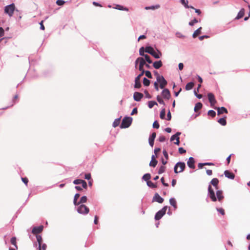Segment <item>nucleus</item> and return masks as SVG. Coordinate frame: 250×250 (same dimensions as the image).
I'll return each mask as SVG.
<instances>
[{
    "label": "nucleus",
    "mask_w": 250,
    "mask_h": 250,
    "mask_svg": "<svg viewBox=\"0 0 250 250\" xmlns=\"http://www.w3.org/2000/svg\"><path fill=\"white\" fill-rule=\"evenodd\" d=\"M216 196H215L214 190L212 189L211 186L209 185L208 187V196L210 199L213 202H215L217 199L219 202H221L224 199V196L223 195V191L221 190L216 189Z\"/></svg>",
    "instance_id": "1"
},
{
    "label": "nucleus",
    "mask_w": 250,
    "mask_h": 250,
    "mask_svg": "<svg viewBox=\"0 0 250 250\" xmlns=\"http://www.w3.org/2000/svg\"><path fill=\"white\" fill-rule=\"evenodd\" d=\"M15 11V5L14 3H11L4 7V13L7 14L9 17L13 16Z\"/></svg>",
    "instance_id": "2"
},
{
    "label": "nucleus",
    "mask_w": 250,
    "mask_h": 250,
    "mask_svg": "<svg viewBox=\"0 0 250 250\" xmlns=\"http://www.w3.org/2000/svg\"><path fill=\"white\" fill-rule=\"evenodd\" d=\"M145 51L152 55L156 59L159 58L160 56L162 55L160 51L156 52L151 46L146 47L145 48Z\"/></svg>",
    "instance_id": "3"
},
{
    "label": "nucleus",
    "mask_w": 250,
    "mask_h": 250,
    "mask_svg": "<svg viewBox=\"0 0 250 250\" xmlns=\"http://www.w3.org/2000/svg\"><path fill=\"white\" fill-rule=\"evenodd\" d=\"M186 165L184 162L177 163L174 168V172L178 173L183 171L185 168Z\"/></svg>",
    "instance_id": "4"
},
{
    "label": "nucleus",
    "mask_w": 250,
    "mask_h": 250,
    "mask_svg": "<svg viewBox=\"0 0 250 250\" xmlns=\"http://www.w3.org/2000/svg\"><path fill=\"white\" fill-rule=\"evenodd\" d=\"M156 80L157 83H160L159 86L161 89L164 88V87L167 85V81L165 79L163 76H161L159 74H157Z\"/></svg>",
    "instance_id": "5"
},
{
    "label": "nucleus",
    "mask_w": 250,
    "mask_h": 250,
    "mask_svg": "<svg viewBox=\"0 0 250 250\" xmlns=\"http://www.w3.org/2000/svg\"><path fill=\"white\" fill-rule=\"evenodd\" d=\"M132 119L131 117L124 118L122 121L120 127L122 128L128 127L132 123Z\"/></svg>",
    "instance_id": "6"
},
{
    "label": "nucleus",
    "mask_w": 250,
    "mask_h": 250,
    "mask_svg": "<svg viewBox=\"0 0 250 250\" xmlns=\"http://www.w3.org/2000/svg\"><path fill=\"white\" fill-rule=\"evenodd\" d=\"M167 209V207H164L161 210L158 211L155 216V219L156 220H160L165 214Z\"/></svg>",
    "instance_id": "7"
},
{
    "label": "nucleus",
    "mask_w": 250,
    "mask_h": 250,
    "mask_svg": "<svg viewBox=\"0 0 250 250\" xmlns=\"http://www.w3.org/2000/svg\"><path fill=\"white\" fill-rule=\"evenodd\" d=\"M77 211L79 213L86 214L89 212V209L85 205H81L78 207Z\"/></svg>",
    "instance_id": "8"
},
{
    "label": "nucleus",
    "mask_w": 250,
    "mask_h": 250,
    "mask_svg": "<svg viewBox=\"0 0 250 250\" xmlns=\"http://www.w3.org/2000/svg\"><path fill=\"white\" fill-rule=\"evenodd\" d=\"M208 97L211 106H213L217 102L214 94L212 93H209L208 94Z\"/></svg>",
    "instance_id": "9"
},
{
    "label": "nucleus",
    "mask_w": 250,
    "mask_h": 250,
    "mask_svg": "<svg viewBox=\"0 0 250 250\" xmlns=\"http://www.w3.org/2000/svg\"><path fill=\"white\" fill-rule=\"evenodd\" d=\"M43 227L41 225L39 227H34L33 228L32 230V233L35 235H38V234L40 233L43 230Z\"/></svg>",
    "instance_id": "10"
},
{
    "label": "nucleus",
    "mask_w": 250,
    "mask_h": 250,
    "mask_svg": "<svg viewBox=\"0 0 250 250\" xmlns=\"http://www.w3.org/2000/svg\"><path fill=\"white\" fill-rule=\"evenodd\" d=\"M181 134V132H178L175 134L172 135L170 138V141H172L176 140V142H174V144L177 145H179L180 144V138L179 136Z\"/></svg>",
    "instance_id": "11"
},
{
    "label": "nucleus",
    "mask_w": 250,
    "mask_h": 250,
    "mask_svg": "<svg viewBox=\"0 0 250 250\" xmlns=\"http://www.w3.org/2000/svg\"><path fill=\"white\" fill-rule=\"evenodd\" d=\"M143 74H140L136 78L135 80V85L134 87L136 88H139L141 86V84L140 83V79L143 76Z\"/></svg>",
    "instance_id": "12"
},
{
    "label": "nucleus",
    "mask_w": 250,
    "mask_h": 250,
    "mask_svg": "<svg viewBox=\"0 0 250 250\" xmlns=\"http://www.w3.org/2000/svg\"><path fill=\"white\" fill-rule=\"evenodd\" d=\"M162 95L164 98L167 100L169 99L171 97L170 91L168 89H164L162 92Z\"/></svg>",
    "instance_id": "13"
},
{
    "label": "nucleus",
    "mask_w": 250,
    "mask_h": 250,
    "mask_svg": "<svg viewBox=\"0 0 250 250\" xmlns=\"http://www.w3.org/2000/svg\"><path fill=\"white\" fill-rule=\"evenodd\" d=\"M138 63H139L140 65L144 66L146 64L145 60L142 57L138 58L135 61V66H137Z\"/></svg>",
    "instance_id": "14"
},
{
    "label": "nucleus",
    "mask_w": 250,
    "mask_h": 250,
    "mask_svg": "<svg viewBox=\"0 0 250 250\" xmlns=\"http://www.w3.org/2000/svg\"><path fill=\"white\" fill-rule=\"evenodd\" d=\"M143 97V94L141 93L135 92L133 95V98L135 101H140Z\"/></svg>",
    "instance_id": "15"
},
{
    "label": "nucleus",
    "mask_w": 250,
    "mask_h": 250,
    "mask_svg": "<svg viewBox=\"0 0 250 250\" xmlns=\"http://www.w3.org/2000/svg\"><path fill=\"white\" fill-rule=\"evenodd\" d=\"M195 161L193 157H190L187 162L188 166L191 168H195Z\"/></svg>",
    "instance_id": "16"
},
{
    "label": "nucleus",
    "mask_w": 250,
    "mask_h": 250,
    "mask_svg": "<svg viewBox=\"0 0 250 250\" xmlns=\"http://www.w3.org/2000/svg\"><path fill=\"white\" fill-rule=\"evenodd\" d=\"M156 134L155 132H153L152 133L151 135L149 137V145L152 147L154 145V142L155 138H156Z\"/></svg>",
    "instance_id": "17"
},
{
    "label": "nucleus",
    "mask_w": 250,
    "mask_h": 250,
    "mask_svg": "<svg viewBox=\"0 0 250 250\" xmlns=\"http://www.w3.org/2000/svg\"><path fill=\"white\" fill-rule=\"evenodd\" d=\"M225 176L229 179H233L235 177L234 174L229 170H225L224 172Z\"/></svg>",
    "instance_id": "18"
},
{
    "label": "nucleus",
    "mask_w": 250,
    "mask_h": 250,
    "mask_svg": "<svg viewBox=\"0 0 250 250\" xmlns=\"http://www.w3.org/2000/svg\"><path fill=\"white\" fill-rule=\"evenodd\" d=\"M153 200V201H155L159 203H162L164 201V199L161 196H160L158 193H156L155 194Z\"/></svg>",
    "instance_id": "19"
},
{
    "label": "nucleus",
    "mask_w": 250,
    "mask_h": 250,
    "mask_svg": "<svg viewBox=\"0 0 250 250\" xmlns=\"http://www.w3.org/2000/svg\"><path fill=\"white\" fill-rule=\"evenodd\" d=\"M180 2L182 3V5H184V6L186 8H191V9H194V8L191 6V5H188V0H180Z\"/></svg>",
    "instance_id": "20"
},
{
    "label": "nucleus",
    "mask_w": 250,
    "mask_h": 250,
    "mask_svg": "<svg viewBox=\"0 0 250 250\" xmlns=\"http://www.w3.org/2000/svg\"><path fill=\"white\" fill-rule=\"evenodd\" d=\"M244 14H245V9H244V8H243L239 11V12L237 14V16L235 17V19L239 20V19L242 18L244 16Z\"/></svg>",
    "instance_id": "21"
},
{
    "label": "nucleus",
    "mask_w": 250,
    "mask_h": 250,
    "mask_svg": "<svg viewBox=\"0 0 250 250\" xmlns=\"http://www.w3.org/2000/svg\"><path fill=\"white\" fill-rule=\"evenodd\" d=\"M211 185L215 187V189H218L219 180L217 178H213L210 182Z\"/></svg>",
    "instance_id": "22"
},
{
    "label": "nucleus",
    "mask_w": 250,
    "mask_h": 250,
    "mask_svg": "<svg viewBox=\"0 0 250 250\" xmlns=\"http://www.w3.org/2000/svg\"><path fill=\"white\" fill-rule=\"evenodd\" d=\"M217 109L218 115H220L223 113H228L227 109L224 107L215 108Z\"/></svg>",
    "instance_id": "23"
},
{
    "label": "nucleus",
    "mask_w": 250,
    "mask_h": 250,
    "mask_svg": "<svg viewBox=\"0 0 250 250\" xmlns=\"http://www.w3.org/2000/svg\"><path fill=\"white\" fill-rule=\"evenodd\" d=\"M115 8L116 9L122 10V11H128V8H127L126 7H124V6L120 5V4H116Z\"/></svg>",
    "instance_id": "24"
},
{
    "label": "nucleus",
    "mask_w": 250,
    "mask_h": 250,
    "mask_svg": "<svg viewBox=\"0 0 250 250\" xmlns=\"http://www.w3.org/2000/svg\"><path fill=\"white\" fill-rule=\"evenodd\" d=\"M160 7V5L159 4H157L155 5H151V6H146L145 7V9L146 10H155V9L159 8Z\"/></svg>",
    "instance_id": "25"
},
{
    "label": "nucleus",
    "mask_w": 250,
    "mask_h": 250,
    "mask_svg": "<svg viewBox=\"0 0 250 250\" xmlns=\"http://www.w3.org/2000/svg\"><path fill=\"white\" fill-rule=\"evenodd\" d=\"M153 66L155 69H159L162 66V62L161 61L155 62Z\"/></svg>",
    "instance_id": "26"
},
{
    "label": "nucleus",
    "mask_w": 250,
    "mask_h": 250,
    "mask_svg": "<svg viewBox=\"0 0 250 250\" xmlns=\"http://www.w3.org/2000/svg\"><path fill=\"white\" fill-rule=\"evenodd\" d=\"M202 104L201 103H197L195 105V107H194V110L195 112H197L200 109H201V108L202 107Z\"/></svg>",
    "instance_id": "27"
},
{
    "label": "nucleus",
    "mask_w": 250,
    "mask_h": 250,
    "mask_svg": "<svg viewBox=\"0 0 250 250\" xmlns=\"http://www.w3.org/2000/svg\"><path fill=\"white\" fill-rule=\"evenodd\" d=\"M194 85V84L193 82L188 83L186 84L185 89L187 90H189L193 87Z\"/></svg>",
    "instance_id": "28"
},
{
    "label": "nucleus",
    "mask_w": 250,
    "mask_h": 250,
    "mask_svg": "<svg viewBox=\"0 0 250 250\" xmlns=\"http://www.w3.org/2000/svg\"><path fill=\"white\" fill-rule=\"evenodd\" d=\"M170 204L173 206L175 208H177L176 201L174 198H170L169 200Z\"/></svg>",
    "instance_id": "29"
},
{
    "label": "nucleus",
    "mask_w": 250,
    "mask_h": 250,
    "mask_svg": "<svg viewBox=\"0 0 250 250\" xmlns=\"http://www.w3.org/2000/svg\"><path fill=\"white\" fill-rule=\"evenodd\" d=\"M10 242H11V243L15 246V248L16 249H18V246L17 245V243H16V238L15 237H12L11 239Z\"/></svg>",
    "instance_id": "30"
},
{
    "label": "nucleus",
    "mask_w": 250,
    "mask_h": 250,
    "mask_svg": "<svg viewBox=\"0 0 250 250\" xmlns=\"http://www.w3.org/2000/svg\"><path fill=\"white\" fill-rule=\"evenodd\" d=\"M47 248V245L45 243H42L40 245H39L38 250H46Z\"/></svg>",
    "instance_id": "31"
},
{
    "label": "nucleus",
    "mask_w": 250,
    "mask_h": 250,
    "mask_svg": "<svg viewBox=\"0 0 250 250\" xmlns=\"http://www.w3.org/2000/svg\"><path fill=\"white\" fill-rule=\"evenodd\" d=\"M218 122L222 125H225L227 124L226 120V117L220 118L218 121Z\"/></svg>",
    "instance_id": "32"
},
{
    "label": "nucleus",
    "mask_w": 250,
    "mask_h": 250,
    "mask_svg": "<svg viewBox=\"0 0 250 250\" xmlns=\"http://www.w3.org/2000/svg\"><path fill=\"white\" fill-rule=\"evenodd\" d=\"M150 178H151V175L149 173L145 174L143 176V179L147 182L149 181V180L150 179Z\"/></svg>",
    "instance_id": "33"
},
{
    "label": "nucleus",
    "mask_w": 250,
    "mask_h": 250,
    "mask_svg": "<svg viewBox=\"0 0 250 250\" xmlns=\"http://www.w3.org/2000/svg\"><path fill=\"white\" fill-rule=\"evenodd\" d=\"M120 123V118L116 119L115 120L113 123V126L116 127L118 126Z\"/></svg>",
    "instance_id": "34"
},
{
    "label": "nucleus",
    "mask_w": 250,
    "mask_h": 250,
    "mask_svg": "<svg viewBox=\"0 0 250 250\" xmlns=\"http://www.w3.org/2000/svg\"><path fill=\"white\" fill-rule=\"evenodd\" d=\"M67 1H64L63 0H57L56 3L58 6H63L64 3H66Z\"/></svg>",
    "instance_id": "35"
},
{
    "label": "nucleus",
    "mask_w": 250,
    "mask_h": 250,
    "mask_svg": "<svg viewBox=\"0 0 250 250\" xmlns=\"http://www.w3.org/2000/svg\"><path fill=\"white\" fill-rule=\"evenodd\" d=\"M176 36L177 38H181V39H184V38H187V36L183 35L181 32H176Z\"/></svg>",
    "instance_id": "36"
},
{
    "label": "nucleus",
    "mask_w": 250,
    "mask_h": 250,
    "mask_svg": "<svg viewBox=\"0 0 250 250\" xmlns=\"http://www.w3.org/2000/svg\"><path fill=\"white\" fill-rule=\"evenodd\" d=\"M16 12L15 13V15H16L17 17L16 18L17 20L19 21L21 19V13L18 10H16Z\"/></svg>",
    "instance_id": "37"
},
{
    "label": "nucleus",
    "mask_w": 250,
    "mask_h": 250,
    "mask_svg": "<svg viewBox=\"0 0 250 250\" xmlns=\"http://www.w3.org/2000/svg\"><path fill=\"white\" fill-rule=\"evenodd\" d=\"M80 197V194L79 193H77L75 195L74 199V204L75 205H78L79 204L77 203V200Z\"/></svg>",
    "instance_id": "38"
},
{
    "label": "nucleus",
    "mask_w": 250,
    "mask_h": 250,
    "mask_svg": "<svg viewBox=\"0 0 250 250\" xmlns=\"http://www.w3.org/2000/svg\"><path fill=\"white\" fill-rule=\"evenodd\" d=\"M154 105H157L156 102L152 101L148 102V106L150 108H152Z\"/></svg>",
    "instance_id": "39"
},
{
    "label": "nucleus",
    "mask_w": 250,
    "mask_h": 250,
    "mask_svg": "<svg viewBox=\"0 0 250 250\" xmlns=\"http://www.w3.org/2000/svg\"><path fill=\"white\" fill-rule=\"evenodd\" d=\"M36 238H37V242L38 243V245H40L41 243H42V237L40 235H37Z\"/></svg>",
    "instance_id": "40"
},
{
    "label": "nucleus",
    "mask_w": 250,
    "mask_h": 250,
    "mask_svg": "<svg viewBox=\"0 0 250 250\" xmlns=\"http://www.w3.org/2000/svg\"><path fill=\"white\" fill-rule=\"evenodd\" d=\"M147 185L148 187H149L151 188H156L157 187L156 185L150 181L147 182Z\"/></svg>",
    "instance_id": "41"
},
{
    "label": "nucleus",
    "mask_w": 250,
    "mask_h": 250,
    "mask_svg": "<svg viewBox=\"0 0 250 250\" xmlns=\"http://www.w3.org/2000/svg\"><path fill=\"white\" fill-rule=\"evenodd\" d=\"M165 115H166L165 109L164 108L161 111L160 115V117L162 119H164L165 118Z\"/></svg>",
    "instance_id": "42"
},
{
    "label": "nucleus",
    "mask_w": 250,
    "mask_h": 250,
    "mask_svg": "<svg viewBox=\"0 0 250 250\" xmlns=\"http://www.w3.org/2000/svg\"><path fill=\"white\" fill-rule=\"evenodd\" d=\"M87 201V197L85 196H83L81 197V200L79 202H78V204L81 203H86Z\"/></svg>",
    "instance_id": "43"
},
{
    "label": "nucleus",
    "mask_w": 250,
    "mask_h": 250,
    "mask_svg": "<svg viewBox=\"0 0 250 250\" xmlns=\"http://www.w3.org/2000/svg\"><path fill=\"white\" fill-rule=\"evenodd\" d=\"M208 116H211L212 117H214L216 115V113L214 111L210 110L208 111Z\"/></svg>",
    "instance_id": "44"
},
{
    "label": "nucleus",
    "mask_w": 250,
    "mask_h": 250,
    "mask_svg": "<svg viewBox=\"0 0 250 250\" xmlns=\"http://www.w3.org/2000/svg\"><path fill=\"white\" fill-rule=\"evenodd\" d=\"M143 84L145 86H148L150 84V81L146 78L143 79Z\"/></svg>",
    "instance_id": "45"
},
{
    "label": "nucleus",
    "mask_w": 250,
    "mask_h": 250,
    "mask_svg": "<svg viewBox=\"0 0 250 250\" xmlns=\"http://www.w3.org/2000/svg\"><path fill=\"white\" fill-rule=\"evenodd\" d=\"M157 163L158 162L157 160H151L149 163V166L150 167H155L157 164Z\"/></svg>",
    "instance_id": "46"
},
{
    "label": "nucleus",
    "mask_w": 250,
    "mask_h": 250,
    "mask_svg": "<svg viewBox=\"0 0 250 250\" xmlns=\"http://www.w3.org/2000/svg\"><path fill=\"white\" fill-rule=\"evenodd\" d=\"M144 57L145 58V60L149 63H152V61L150 60V57L148 55L146 54L144 55Z\"/></svg>",
    "instance_id": "47"
},
{
    "label": "nucleus",
    "mask_w": 250,
    "mask_h": 250,
    "mask_svg": "<svg viewBox=\"0 0 250 250\" xmlns=\"http://www.w3.org/2000/svg\"><path fill=\"white\" fill-rule=\"evenodd\" d=\"M146 76L148 78L151 79L152 78L151 72L149 71H145Z\"/></svg>",
    "instance_id": "48"
},
{
    "label": "nucleus",
    "mask_w": 250,
    "mask_h": 250,
    "mask_svg": "<svg viewBox=\"0 0 250 250\" xmlns=\"http://www.w3.org/2000/svg\"><path fill=\"white\" fill-rule=\"evenodd\" d=\"M165 169H166V167L165 166H161L159 169L158 173L161 174V173L164 172L165 171Z\"/></svg>",
    "instance_id": "49"
},
{
    "label": "nucleus",
    "mask_w": 250,
    "mask_h": 250,
    "mask_svg": "<svg viewBox=\"0 0 250 250\" xmlns=\"http://www.w3.org/2000/svg\"><path fill=\"white\" fill-rule=\"evenodd\" d=\"M157 100L160 104H165L164 101L160 96H157Z\"/></svg>",
    "instance_id": "50"
},
{
    "label": "nucleus",
    "mask_w": 250,
    "mask_h": 250,
    "mask_svg": "<svg viewBox=\"0 0 250 250\" xmlns=\"http://www.w3.org/2000/svg\"><path fill=\"white\" fill-rule=\"evenodd\" d=\"M198 22V21L196 19L194 18L193 20L189 22V25L190 26H193L195 23H197Z\"/></svg>",
    "instance_id": "51"
},
{
    "label": "nucleus",
    "mask_w": 250,
    "mask_h": 250,
    "mask_svg": "<svg viewBox=\"0 0 250 250\" xmlns=\"http://www.w3.org/2000/svg\"><path fill=\"white\" fill-rule=\"evenodd\" d=\"M83 181V180L76 179L73 181V183L75 185L81 184Z\"/></svg>",
    "instance_id": "52"
},
{
    "label": "nucleus",
    "mask_w": 250,
    "mask_h": 250,
    "mask_svg": "<svg viewBox=\"0 0 250 250\" xmlns=\"http://www.w3.org/2000/svg\"><path fill=\"white\" fill-rule=\"evenodd\" d=\"M159 126H160V125H159L158 122L157 121H155L153 124V128L158 129L159 128Z\"/></svg>",
    "instance_id": "53"
},
{
    "label": "nucleus",
    "mask_w": 250,
    "mask_h": 250,
    "mask_svg": "<svg viewBox=\"0 0 250 250\" xmlns=\"http://www.w3.org/2000/svg\"><path fill=\"white\" fill-rule=\"evenodd\" d=\"M19 98L18 95L16 94L14 97L13 100V104H11V106L13 105L14 104H15L16 103L17 100Z\"/></svg>",
    "instance_id": "54"
},
{
    "label": "nucleus",
    "mask_w": 250,
    "mask_h": 250,
    "mask_svg": "<svg viewBox=\"0 0 250 250\" xmlns=\"http://www.w3.org/2000/svg\"><path fill=\"white\" fill-rule=\"evenodd\" d=\"M145 50H144V48L143 47H142L141 48H140V50H139V53H140V55L141 56H144V55H145L146 54H144V51Z\"/></svg>",
    "instance_id": "55"
},
{
    "label": "nucleus",
    "mask_w": 250,
    "mask_h": 250,
    "mask_svg": "<svg viewBox=\"0 0 250 250\" xmlns=\"http://www.w3.org/2000/svg\"><path fill=\"white\" fill-rule=\"evenodd\" d=\"M178 151L180 154H184L186 152V150L183 147H179L178 149Z\"/></svg>",
    "instance_id": "56"
},
{
    "label": "nucleus",
    "mask_w": 250,
    "mask_h": 250,
    "mask_svg": "<svg viewBox=\"0 0 250 250\" xmlns=\"http://www.w3.org/2000/svg\"><path fill=\"white\" fill-rule=\"evenodd\" d=\"M22 181L26 185V186H27L28 183V179L26 177L21 178Z\"/></svg>",
    "instance_id": "57"
},
{
    "label": "nucleus",
    "mask_w": 250,
    "mask_h": 250,
    "mask_svg": "<svg viewBox=\"0 0 250 250\" xmlns=\"http://www.w3.org/2000/svg\"><path fill=\"white\" fill-rule=\"evenodd\" d=\"M139 70L141 71V74H143V75L144 74L145 70H144V66H142L139 65Z\"/></svg>",
    "instance_id": "58"
},
{
    "label": "nucleus",
    "mask_w": 250,
    "mask_h": 250,
    "mask_svg": "<svg viewBox=\"0 0 250 250\" xmlns=\"http://www.w3.org/2000/svg\"><path fill=\"white\" fill-rule=\"evenodd\" d=\"M39 24L40 25V29L42 30H44L45 29V27H44V26L43 24V21H41L39 23Z\"/></svg>",
    "instance_id": "59"
},
{
    "label": "nucleus",
    "mask_w": 250,
    "mask_h": 250,
    "mask_svg": "<svg viewBox=\"0 0 250 250\" xmlns=\"http://www.w3.org/2000/svg\"><path fill=\"white\" fill-rule=\"evenodd\" d=\"M217 210L222 215H224L225 214V210L222 208H218Z\"/></svg>",
    "instance_id": "60"
},
{
    "label": "nucleus",
    "mask_w": 250,
    "mask_h": 250,
    "mask_svg": "<svg viewBox=\"0 0 250 250\" xmlns=\"http://www.w3.org/2000/svg\"><path fill=\"white\" fill-rule=\"evenodd\" d=\"M165 140H166L165 137L164 136H161L159 137V141L160 142H163L165 141Z\"/></svg>",
    "instance_id": "61"
},
{
    "label": "nucleus",
    "mask_w": 250,
    "mask_h": 250,
    "mask_svg": "<svg viewBox=\"0 0 250 250\" xmlns=\"http://www.w3.org/2000/svg\"><path fill=\"white\" fill-rule=\"evenodd\" d=\"M161 181L162 183L163 184V185L164 186H166V187H168V184H167V183H166L165 182L164 177L161 178Z\"/></svg>",
    "instance_id": "62"
},
{
    "label": "nucleus",
    "mask_w": 250,
    "mask_h": 250,
    "mask_svg": "<svg viewBox=\"0 0 250 250\" xmlns=\"http://www.w3.org/2000/svg\"><path fill=\"white\" fill-rule=\"evenodd\" d=\"M145 93L146 95V97L147 98L150 99L151 98V96L149 94L148 92L146 90L145 91Z\"/></svg>",
    "instance_id": "63"
},
{
    "label": "nucleus",
    "mask_w": 250,
    "mask_h": 250,
    "mask_svg": "<svg viewBox=\"0 0 250 250\" xmlns=\"http://www.w3.org/2000/svg\"><path fill=\"white\" fill-rule=\"evenodd\" d=\"M155 89L156 91H159V85L157 82H155L154 83Z\"/></svg>",
    "instance_id": "64"
}]
</instances>
